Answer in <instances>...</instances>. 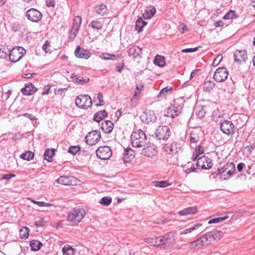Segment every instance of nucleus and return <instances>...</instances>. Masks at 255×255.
Here are the masks:
<instances>
[{
    "label": "nucleus",
    "instance_id": "1",
    "mask_svg": "<svg viewBox=\"0 0 255 255\" xmlns=\"http://www.w3.org/2000/svg\"><path fill=\"white\" fill-rule=\"evenodd\" d=\"M86 214V210L83 207H78L72 209L68 213L67 221L72 225H77Z\"/></svg>",
    "mask_w": 255,
    "mask_h": 255
},
{
    "label": "nucleus",
    "instance_id": "2",
    "mask_svg": "<svg viewBox=\"0 0 255 255\" xmlns=\"http://www.w3.org/2000/svg\"><path fill=\"white\" fill-rule=\"evenodd\" d=\"M130 140L132 145L135 147H144L147 143V136L140 129H136L132 131Z\"/></svg>",
    "mask_w": 255,
    "mask_h": 255
},
{
    "label": "nucleus",
    "instance_id": "3",
    "mask_svg": "<svg viewBox=\"0 0 255 255\" xmlns=\"http://www.w3.org/2000/svg\"><path fill=\"white\" fill-rule=\"evenodd\" d=\"M235 165L233 162H228L221 169L218 170L220 178L223 180H228L235 173Z\"/></svg>",
    "mask_w": 255,
    "mask_h": 255
},
{
    "label": "nucleus",
    "instance_id": "4",
    "mask_svg": "<svg viewBox=\"0 0 255 255\" xmlns=\"http://www.w3.org/2000/svg\"><path fill=\"white\" fill-rule=\"evenodd\" d=\"M9 53V60L13 62L20 60L26 53V50L22 47L17 46L13 48L10 51L7 50Z\"/></svg>",
    "mask_w": 255,
    "mask_h": 255
},
{
    "label": "nucleus",
    "instance_id": "5",
    "mask_svg": "<svg viewBox=\"0 0 255 255\" xmlns=\"http://www.w3.org/2000/svg\"><path fill=\"white\" fill-rule=\"evenodd\" d=\"M92 104V99L88 95H79L75 99L76 105L81 109H87Z\"/></svg>",
    "mask_w": 255,
    "mask_h": 255
},
{
    "label": "nucleus",
    "instance_id": "6",
    "mask_svg": "<svg viewBox=\"0 0 255 255\" xmlns=\"http://www.w3.org/2000/svg\"><path fill=\"white\" fill-rule=\"evenodd\" d=\"M223 236V233L218 230H213L203 235L207 246L212 244L215 241L220 240Z\"/></svg>",
    "mask_w": 255,
    "mask_h": 255
},
{
    "label": "nucleus",
    "instance_id": "7",
    "mask_svg": "<svg viewBox=\"0 0 255 255\" xmlns=\"http://www.w3.org/2000/svg\"><path fill=\"white\" fill-rule=\"evenodd\" d=\"M172 235L159 237L154 238H146L144 239V242L152 246H158L160 245L164 244L166 241L171 239Z\"/></svg>",
    "mask_w": 255,
    "mask_h": 255
},
{
    "label": "nucleus",
    "instance_id": "8",
    "mask_svg": "<svg viewBox=\"0 0 255 255\" xmlns=\"http://www.w3.org/2000/svg\"><path fill=\"white\" fill-rule=\"evenodd\" d=\"M96 155L100 159L107 160L111 157L112 150L108 146H100L96 150Z\"/></svg>",
    "mask_w": 255,
    "mask_h": 255
},
{
    "label": "nucleus",
    "instance_id": "9",
    "mask_svg": "<svg viewBox=\"0 0 255 255\" xmlns=\"http://www.w3.org/2000/svg\"><path fill=\"white\" fill-rule=\"evenodd\" d=\"M27 18L33 22H37L42 18V13L37 9L31 8L29 9L25 13Z\"/></svg>",
    "mask_w": 255,
    "mask_h": 255
},
{
    "label": "nucleus",
    "instance_id": "10",
    "mask_svg": "<svg viewBox=\"0 0 255 255\" xmlns=\"http://www.w3.org/2000/svg\"><path fill=\"white\" fill-rule=\"evenodd\" d=\"M101 138L100 132L98 130H94L89 132L85 137L87 144L89 145H93L99 142Z\"/></svg>",
    "mask_w": 255,
    "mask_h": 255
},
{
    "label": "nucleus",
    "instance_id": "11",
    "mask_svg": "<svg viewBox=\"0 0 255 255\" xmlns=\"http://www.w3.org/2000/svg\"><path fill=\"white\" fill-rule=\"evenodd\" d=\"M222 131L228 135H232L235 130L234 125L231 121L225 120L220 125Z\"/></svg>",
    "mask_w": 255,
    "mask_h": 255
},
{
    "label": "nucleus",
    "instance_id": "12",
    "mask_svg": "<svg viewBox=\"0 0 255 255\" xmlns=\"http://www.w3.org/2000/svg\"><path fill=\"white\" fill-rule=\"evenodd\" d=\"M196 166L204 169L211 168L213 166L212 160L206 156H202L197 160Z\"/></svg>",
    "mask_w": 255,
    "mask_h": 255
},
{
    "label": "nucleus",
    "instance_id": "13",
    "mask_svg": "<svg viewBox=\"0 0 255 255\" xmlns=\"http://www.w3.org/2000/svg\"><path fill=\"white\" fill-rule=\"evenodd\" d=\"M170 130L167 126H159L155 132L156 137L159 140H167L170 136Z\"/></svg>",
    "mask_w": 255,
    "mask_h": 255
},
{
    "label": "nucleus",
    "instance_id": "14",
    "mask_svg": "<svg viewBox=\"0 0 255 255\" xmlns=\"http://www.w3.org/2000/svg\"><path fill=\"white\" fill-rule=\"evenodd\" d=\"M203 231V228L202 227V224L200 223H196L190 225L188 228L183 230L181 233V234H187L194 232V234L198 235L202 233Z\"/></svg>",
    "mask_w": 255,
    "mask_h": 255
},
{
    "label": "nucleus",
    "instance_id": "15",
    "mask_svg": "<svg viewBox=\"0 0 255 255\" xmlns=\"http://www.w3.org/2000/svg\"><path fill=\"white\" fill-rule=\"evenodd\" d=\"M228 76L227 69L225 67L217 69L214 73V79L218 82H221L227 79Z\"/></svg>",
    "mask_w": 255,
    "mask_h": 255
},
{
    "label": "nucleus",
    "instance_id": "16",
    "mask_svg": "<svg viewBox=\"0 0 255 255\" xmlns=\"http://www.w3.org/2000/svg\"><path fill=\"white\" fill-rule=\"evenodd\" d=\"M182 112V107L180 106H175V105L170 106L165 114V116L172 118H174L178 116Z\"/></svg>",
    "mask_w": 255,
    "mask_h": 255
},
{
    "label": "nucleus",
    "instance_id": "17",
    "mask_svg": "<svg viewBox=\"0 0 255 255\" xmlns=\"http://www.w3.org/2000/svg\"><path fill=\"white\" fill-rule=\"evenodd\" d=\"M57 182L63 185H74L76 184V179L73 176H62L58 178Z\"/></svg>",
    "mask_w": 255,
    "mask_h": 255
},
{
    "label": "nucleus",
    "instance_id": "18",
    "mask_svg": "<svg viewBox=\"0 0 255 255\" xmlns=\"http://www.w3.org/2000/svg\"><path fill=\"white\" fill-rule=\"evenodd\" d=\"M181 146L180 144L175 142H174L170 144H167L165 146V151L169 154H176L179 152Z\"/></svg>",
    "mask_w": 255,
    "mask_h": 255
},
{
    "label": "nucleus",
    "instance_id": "19",
    "mask_svg": "<svg viewBox=\"0 0 255 255\" xmlns=\"http://www.w3.org/2000/svg\"><path fill=\"white\" fill-rule=\"evenodd\" d=\"M207 246L205 240L203 239V236L197 239L195 241L191 242L189 244V247L191 249H199L202 247Z\"/></svg>",
    "mask_w": 255,
    "mask_h": 255
},
{
    "label": "nucleus",
    "instance_id": "20",
    "mask_svg": "<svg viewBox=\"0 0 255 255\" xmlns=\"http://www.w3.org/2000/svg\"><path fill=\"white\" fill-rule=\"evenodd\" d=\"M141 118L142 120L148 124L150 122H154L156 119V117L153 111H146L143 114Z\"/></svg>",
    "mask_w": 255,
    "mask_h": 255
},
{
    "label": "nucleus",
    "instance_id": "21",
    "mask_svg": "<svg viewBox=\"0 0 255 255\" xmlns=\"http://www.w3.org/2000/svg\"><path fill=\"white\" fill-rule=\"evenodd\" d=\"M146 145L147 146L143 148L142 154L148 157L155 155L156 153L155 146L151 143H148Z\"/></svg>",
    "mask_w": 255,
    "mask_h": 255
},
{
    "label": "nucleus",
    "instance_id": "22",
    "mask_svg": "<svg viewBox=\"0 0 255 255\" xmlns=\"http://www.w3.org/2000/svg\"><path fill=\"white\" fill-rule=\"evenodd\" d=\"M128 55L132 58H140L141 49L137 46H132L128 50Z\"/></svg>",
    "mask_w": 255,
    "mask_h": 255
},
{
    "label": "nucleus",
    "instance_id": "23",
    "mask_svg": "<svg viewBox=\"0 0 255 255\" xmlns=\"http://www.w3.org/2000/svg\"><path fill=\"white\" fill-rule=\"evenodd\" d=\"M234 57L235 62H245L247 59L246 51L245 50H237L234 54Z\"/></svg>",
    "mask_w": 255,
    "mask_h": 255
},
{
    "label": "nucleus",
    "instance_id": "24",
    "mask_svg": "<svg viewBox=\"0 0 255 255\" xmlns=\"http://www.w3.org/2000/svg\"><path fill=\"white\" fill-rule=\"evenodd\" d=\"M75 55L77 57L80 58H89L91 54L89 52L82 49L80 46H78L75 50Z\"/></svg>",
    "mask_w": 255,
    "mask_h": 255
},
{
    "label": "nucleus",
    "instance_id": "25",
    "mask_svg": "<svg viewBox=\"0 0 255 255\" xmlns=\"http://www.w3.org/2000/svg\"><path fill=\"white\" fill-rule=\"evenodd\" d=\"M114 124L111 121H104L101 125V128L106 133H110L113 129Z\"/></svg>",
    "mask_w": 255,
    "mask_h": 255
},
{
    "label": "nucleus",
    "instance_id": "26",
    "mask_svg": "<svg viewBox=\"0 0 255 255\" xmlns=\"http://www.w3.org/2000/svg\"><path fill=\"white\" fill-rule=\"evenodd\" d=\"M156 9L153 6L147 7L143 13V17L144 19H148L152 18L155 14Z\"/></svg>",
    "mask_w": 255,
    "mask_h": 255
},
{
    "label": "nucleus",
    "instance_id": "27",
    "mask_svg": "<svg viewBox=\"0 0 255 255\" xmlns=\"http://www.w3.org/2000/svg\"><path fill=\"white\" fill-rule=\"evenodd\" d=\"M197 213V208L195 206L188 207L183 209L178 212V214L181 216H186L189 215H194Z\"/></svg>",
    "mask_w": 255,
    "mask_h": 255
},
{
    "label": "nucleus",
    "instance_id": "28",
    "mask_svg": "<svg viewBox=\"0 0 255 255\" xmlns=\"http://www.w3.org/2000/svg\"><path fill=\"white\" fill-rule=\"evenodd\" d=\"M21 91L24 95H31L35 93L36 91V88L34 87L33 85L31 84L25 86V87L22 88Z\"/></svg>",
    "mask_w": 255,
    "mask_h": 255
},
{
    "label": "nucleus",
    "instance_id": "29",
    "mask_svg": "<svg viewBox=\"0 0 255 255\" xmlns=\"http://www.w3.org/2000/svg\"><path fill=\"white\" fill-rule=\"evenodd\" d=\"M95 11L98 16H103L108 13V8L106 5L103 4L96 6Z\"/></svg>",
    "mask_w": 255,
    "mask_h": 255
},
{
    "label": "nucleus",
    "instance_id": "30",
    "mask_svg": "<svg viewBox=\"0 0 255 255\" xmlns=\"http://www.w3.org/2000/svg\"><path fill=\"white\" fill-rule=\"evenodd\" d=\"M134 157L133 151L129 148L125 149L123 153V160L125 162H128Z\"/></svg>",
    "mask_w": 255,
    "mask_h": 255
},
{
    "label": "nucleus",
    "instance_id": "31",
    "mask_svg": "<svg viewBox=\"0 0 255 255\" xmlns=\"http://www.w3.org/2000/svg\"><path fill=\"white\" fill-rule=\"evenodd\" d=\"M107 115L105 110L100 111L94 114L93 120L97 122H100Z\"/></svg>",
    "mask_w": 255,
    "mask_h": 255
},
{
    "label": "nucleus",
    "instance_id": "32",
    "mask_svg": "<svg viewBox=\"0 0 255 255\" xmlns=\"http://www.w3.org/2000/svg\"><path fill=\"white\" fill-rule=\"evenodd\" d=\"M147 24V22L143 21L141 17H139L136 21L135 28L138 32L143 30V28Z\"/></svg>",
    "mask_w": 255,
    "mask_h": 255
},
{
    "label": "nucleus",
    "instance_id": "33",
    "mask_svg": "<svg viewBox=\"0 0 255 255\" xmlns=\"http://www.w3.org/2000/svg\"><path fill=\"white\" fill-rule=\"evenodd\" d=\"M54 152H55L54 149H46L45 151V152L44 153V155H43L44 159L47 160L48 162L52 161V157L54 155Z\"/></svg>",
    "mask_w": 255,
    "mask_h": 255
},
{
    "label": "nucleus",
    "instance_id": "34",
    "mask_svg": "<svg viewBox=\"0 0 255 255\" xmlns=\"http://www.w3.org/2000/svg\"><path fill=\"white\" fill-rule=\"evenodd\" d=\"M62 251L64 255H74L76 249L69 245H66L62 248Z\"/></svg>",
    "mask_w": 255,
    "mask_h": 255
},
{
    "label": "nucleus",
    "instance_id": "35",
    "mask_svg": "<svg viewBox=\"0 0 255 255\" xmlns=\"http://www.w3.org/2000/svg\"><path fill=\"white\" fill-rule=\"evenodd\" d=\"M154 63L159 67H163L165 65L164 57L160 55H156L154 59Z\"/></svg>",
    "mask_w": 255,
    "mask_h": 255
},
{
    "label": "nucleus",
    "instance_id": "36",
    "mask_svg": "<svg viewBox=\"0 0 255 255\" xmlns=\"http://www.w3.org/2000/svg\"><path fill=\"white\" fill-rule=\"evenodd\" d=\"M189 136L191 144L196 143L199 139L198 132L196 130L191 131Z\"/></svg>",
    "mask_w": 255,
    "mask_h": 255
},
{
    "label": "nucleus",
    "instance_id": "37",
    "mask_svg": "<svg viewBox=\"0 0 255 255\" xmlns=\"http://www.w3.org/2000/svg\"><path fill=\"white\" fill-rule=\"evenodd\" d=\"M71 78L74 81L81 85H84L88 83L89 81L88 78H84L83 77L78 76L77 75L72 76Z\"/></svg>",
    "mask_w": 255,
    "mask_h": 255
},
{
    "label": "nucleus",
    "instance_id": "38",
    "mask_svg": "<svg viewBox=\"0 0 255 255\" xmlns=\"http://www.w3.org/2000/svg\"><path fill=\"white\" fill-rule=\"evenodd\" d=\"M42 243L37 240H32L30 242V246L31 250L34 251H37L39 250L42 246Z\"/></svg>",
    "mask_w": 255,
    "mask_h": 255
},
{
    "label": "nucleus",
    "instance_id": "39",
    "mask_svg": "<svg viewBox=\"0 0 255 255\" xmlns=\"http://www.w3.org/2000/svg\"><path fill=\"white\" fill-rule=\"evenodd\" d=\"M215 83L213 81L206 80L204 83L203 89L205 91L210 92L213 89Z\"/></svg>",
    "mask_w": 255,
    "mask_h": 255
},
{
    "label": "nucleus",
    "instance_id": "40",
    "mask_svg": "<svg viewBox=\"0 0 255 255\" xmlns=\"http://www.w3.org/2000/svg\"><path fill=\"white\" fill-rule=\"evenodd\" d=\"M34 155L33 152L28 150L20 154V157L21 159L29 161L33 158Z\"/></svg>",
    "mask_w": 255,
    "mask_h": 255
},
{
    "label": "nucleus",
    "instance_id": "41",
    "mask_svg": "<svg viewBox=\"0 0 255 255\" xmlns=\"http://www.w3.org/2000/svg\"><path fill=\"white\" fill-rule=\"evenodd\" d=\"M29 236V229L26 227H22L19 230V237L21 239H26Z\"/></svg>",
    "mask_w": 255,
    "mask_h": 255
},
{
    "label": "nucleus",
    "instance_id": "42",
    "mask_svg": "<svg viewBox=\"0 0 255 255\" xmlns=\"http://www.w3.org/2000/svg\"><path fill=\"white\" fill-rule=\"evenodd\" d=\"M153 185L156 187L164 188L170 185L167 181H155L152 182Z\"/></svg>",
    "mask_w": 255,
    "mask_h": 255
},
{
    "label": "nucleus",
    "instance_id": "43",
    "mask_svg": "<svg viewBox=\"0 0 255 255\" xmlns=\"http://www.w3.org/2000/svg\"><path fill=\"white\" fill-rule=\"evenodd\" d=\"M144 83L140 81L136 85V90L134 93V97H135L140 95L141 91L142 90L144 87Z\"/></svg>",
    "mask_w": 255,
    "mask_h": 255
},
{
    "label": "nucleus",
    "instance_id": "44",
    "mask_svg": "<svg viewBox=\"0 0 255 255\" xmlns=\"http://www.w3.org/2000/svg\"><path fill=\"white\" fill-rule=\"evenodd\" d=\"M172 87H166L163 88L159 93V97H165L169 93H171Z\"/></svg>",
    "mask_w": 255,
    "mask_h": 255
},
{
    "label": "nucleus",
    "instance_id": "45",
    "mask_svg": "<svg viewBox=\"0 0 255 255\" xmlns=\"http://www.w3.org/2000/svg\"><path fill=\"white\" fill-rule=\"evenodd\" d=\"M102 25H102V23L97 20H93L90 24V26L92 28L96 29V30H100V29H102Z\"/></svg>",
    "mask_w": 255,
    "mask_h": 255
},
{
    "label": "nucleus",
    "instance_id": "46",
    "mask_svg": "<svg viewBox=\"0 0 255 255\" xmlns=\"http://www.w3.org/2000/svg\"><path fill=\"white\" fill-rule=\"evenodd\" d=\"M81 18L80 16H76L73 19V28L79 29L81 24Z\"/></svg>",
    "mask_w": 255,
    "mask_h": 255
},
{
    "label": "nucleus",
    "instance_id": "47",
    "mask_svg": "<svg viewBox=\"0 0 255 255\" xmlns=\"http://www.w3.org/2000/svg\"><path fill=\"white\" fill-rule=\"evenodd\" d=\"M112 202V198L110 197H104L102 198L100 203L103 206H108L111 204Z\"/></svg>",
    "mask_w": 255,
    "mask_h": 255
},
{
    "label": "nucleus",
    "instance_id": "48",
    "mask_svg": "<svg viewBox=\"0 0 255 255\" xmlns=\"http://www.w3.org/2000/svg\"><path fill=\"white\" fill-rule=\"evenodd\" d=\"M236 17L237 16L235 11L230 10L224 16L223 19L227 20L230 19H233Z\"/></svg>",
    "mask_w": 255,
    "mask_h": 255
},
{
    "label": "nucleus",
    "instance_id": "49",
    "mask_svg": "<svg viewBox=\"0 0 255 255\" xmlns=\"http://www.w3.org/2000/svg\"><path fill=\"white\" fill-rule=\"evenodd\" d=\"M227 218H228V216H225L222 217L215 218L209 220V221L208 222V224H211L214 223H217L226 220Z\"/></svg>",
    "mask_w": 255,
    "mask_h": 255
},
{
    "label": "nucleus",
    "instance_id": "50",
    "mask_svg": "<svg viewBox=\"0 0 255 255\" xmlns=\"http://www.w3.org/2000/svg\"><path fill=\"white\" fill-rule=\"evenodd\" d=\"M80 150V147L77 146H70L68 151L71 153L73 155H75L76 153H77Z\"/></svg>",
    "mask_w": 255,
    "mask_h": 255
},
{
    "label": "nucleus",
    "instance_id": "51",
    "mask_svg": "<svg viewBox=\"0 0 255 255\" xmlns=\"http://www.w3.org/2000/svg\"><path fill=\"white\" fill-rule=\"evenodd\" d=\"M222 60V56L221 55H218L214 60L213 62V66L216 67L218 66Z\"/></svg>",
    "mask_w": 255,
    "mask_h": 255
},
{
    "label": "nucleus",
    "instance_id": "52",
    "mask_svg": "<svg viewBox=\"0 0 255 255\" xmlns=\"http://www.w3.org/2000/svg\"><path fill=\"white\" fill-rule=\"evenodd\" d=\"M97 99L99 101V103L97 104V106H101L104 105L105 103L103 100V96L101 93H99L97 95Z\"/></svg>",
    "mask_w": 255,
    "mask_h": 255
},
{
    "label": "nucleus",
    "instance_id": "53",
    "mask_svg": "<svg viewBox=\"0 0 255 255\" xmlns=\"http://www.w3.org/2000/svg\"><path fill=\"white\" fill-rule=\"evenodd\" d=\"M46 222L43 218H41L38 221L35 222V225L36 227H43L45 225Z\"/></svg>",
    "mask_w": 255,
    "mask_h": 255
},
{
    "label": "nucleus",
    "instance_id": "54",
    "mask_svg": "<svg viewBox=\"0 0 255 255\" xmlns=\"http://www.w3.org/2000/svg\"><path fill=\"white\" fill-rule=\"evenodd\" d=\"M49 43L47 41H45V43L42 46V49L45 53H47L50 52V49H49Z\"/></svg>",
    "mask_w": 255,
    "mask_h": 255
},
{
    "label": "nucleus",
    "instance_id": "55",
    "mask_svg": "<svg viewBox=\"0 0 255 255\" xmlns=\"http://www.w3.org/2000/svg\"><path fill=\"white\" fill-rule=\"evenodd\" d=\"M79 29H78V28L77 29V28L72 27V30L71 31V33H70V38H71L72 36H73L72 40H73L75 38V37L76 36V35L78 32Z\"/></svg>",
    "mask_w": 255,
    "mask_h": 255
},
{
    "label": "nucleus",
    "instance_id": "56",
    "mask_svg": "<svg viewBox=\"0 0 255 255\" xmlns=\"http://www.w3.org/2000/svg\"><path fill=\"white\" fill-rule=\"evenodd\" d=\"M205 114V111L203 108L202 107L201 110H200L198 112H197V116L198 118L201 119L203 118Z\"/></svg>",
    "mask_w": 255,
    "mask_h": 255
},
{
    "label": "nucleus",
    "instance_id": "57",
    "mask_svg": "<svg viewBox=\"0 0 255 255\" xmlns=\"http://www.w3.org/2000/svg\"><path fill=\"white\" fill-rule=\"evenodd\" d=\"M198 48L197 47L195 48H185L182 50V52H194L198 50Z\"/></svg>",
    "mask_w": 255,
    "mask_h": 255
},
{
    "label": "nucleus",
    "instance_id": "58",
    "mask_svg": "<svg viewBox=\"0 0 255 255\" xmlns=\"http://www.w3.org/2000/svg\"><path fill=\"white\" fill-rule=\"evenodd\" d=\"M22 116H24V117L29 119L31 121H34L36 119V117L34 116H33L31 114H30L29 113H25V114H23Z\"/></svg>",
    "mask_w": 255,
    "mask_h": 255
},
{
    "label": "nucleus",
    "instance_id": "59",
    "mask_svg": "<svg viewBox=\"0 0 255 255\" xmlns=\"http://www.w3.org/2000/svg\"><path fill=\"white\" fill-rule=\"evenodd\" d=\"M123 56L121 54H111L110 56V60H117L118 58H122Z\"/></svg>",
    "mask_w": 255,
    "mask_h": 255
},
{
    "label": "nucleus",
    "instance_id": "60",
    "mask_svg": "<svg viewBox=\"0 0 255 255\" xmlns=\"http://www.w3.org/2000/svg\"><path fill=\"white\" fill-rule=\"evenodd\" d=\"M111 55V54L108 53H103L100 56V57L104 60H110V56Z\"/></svg>",
    "mask_w": 255,
    "mask_h": 255
},
{
    "label": "nucleus",
    "instance_id": "61",
    "mask_svg": "<svg viewBox=\"0 0 255 255\" xmlns=\"http://www.w3.org/2000/svg\"><path fill=\"white\" fill-rule=\"evenodd\" d=\"M15 177V175L14 174H4L2 175V179L5 180H9L12 177Z\"/></svg>",
    "mask_w": 255,
    "mask_h": 255
},
{
    "label": "nucleus",
    "instance_id": "62",
    "mask_svg": "<svg viewBox=\"0 0 255 255\" xmlns=\"http://www.w3.org/2000/svg\"><path fill=\"white\" fill-rule=\"evenodd\" d=\"M5 50H8V49H6L4 48L3 50L0 49V58H5L7 55V52Z\"/></svg>",
    "mask_w": 255,
    "mask_h": 255
},
{
    "label": "nucleus",
    "instance_id": "63",
    "mask_svg": "<svg viewBox=\"0 0 255 255\" xmlns=\"http://www.w3.org/2000/svg\"><path fill=\"white\" fill-rule=\"evenodd\" d=\"M203 148L201 146L199 145L195 148L194 152H195L196 153H198V154L200 155L201 153H203Z\"/></svg>",
    "mask_w": 255,
    "mask_h": 255
},
{
    "label": "nucleus",
    "instance_id": "64",
    "mask_svg": "<svg viewBox=\"0 0 255 255\" xmlns=\"http://www.w3.org/2000/svg\"><path fill=\"white\" fill-rule=\"evenodd\" d=\"M50 89V86L48 85L45 86L43 88V91L42 93V95H46L49 93V90Z\"/></svg>",
    "mask_w": 255,
    "mask_h": 255
}]
</instances>
